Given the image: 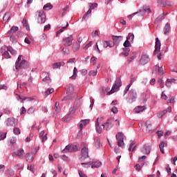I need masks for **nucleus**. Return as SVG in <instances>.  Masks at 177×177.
<instances>
[{"instance_id":"obj_1","label":"nucleus","mask_w":177,"mask_h":177,"mask_svg":"<svg viewBox=\"0 0 177 177\" xmlns=\"http://www.w3.org/2000/svg\"><path fill=\"white\" fill-rule=\"evenodd\" d=\"M35 19L38 24H45L46 21V15L43 10H39L35 12Z\"/></svg>"},{"instance_id":"obj_2","label":"nucleus","mask_w":177,"mask_h":177,"mask_svg":"<svg viewBox=\"0 0 177 177\" xmlns=\"http://www.w3.org/2000/svg\"><path fill=\"white\" fill-rule=\"evenodd\" d=\"M136 99H138V93H136V90H131L126 98L127 103H129V104H132V103L136 102Z\"/></svg>"},{"instance_id":"obj_3","label":"nucleus","mask_w":177,"mask_h":177,"mask_svg":"<svg viewBox=\"0 0 177 177\" xmlns=\"http://www.w3.org/2000/svg\"><path fill=\"white\" fill-rule=\"evenodd\" d=\"M122 85V82H121V79L120 77H118L115 83L113 84L111 90L109 92V94L111 95L112 93H114L117 91L118 89H120V87Z\"/></svg>"},{"instance_id":"obj_4","label":"nucleus","mask_w":177,"mask_h":177,"mask_svg":"<svg viewBox=\"0 0 177 177\" xmlns=\"http://www.w3.org/2000/svg\"><path fill=\"white\" fill-rule=\"evenodd\" d=\"M122 136H124L122 133H118L116 134L115 138L118 140V146L124 149V147H125V143L124 142V138H122Z\"/></svg>"},{"instance_id":"obj_5","label":"nucleus","mask_w":177,"mask_h":177,"mask_svg":"<svg viewBox=\"0 0 177 177\" xmlns=\"http://www.w3.org/2000/svg\"><path fill=\"white\" fill-rule=\"evenodd\" d=\"M73 41H74V37H73V35H70L69 37L64 38L62 42L64 46H71Z\"/></svg>"},{"instance_id":"obj_6","label":"nucleus","mask_w":177,"mask_h":177,"mask_svg":"<svg viewBox=\"0 0 177 177\" xmlns=\"http://www.w3.org/2000/svg\"><path fill=\"white\" fill-rule=\"evenodd\" d=\"M28 67H30V64L25 59H23L20 63L15 62L16 70H19V68H28Z\"/></svg>"},{"instance_id":"obj_7","label":"nucleus","mask_w":177,"mask_h":177,"mask_svg":"<svg viewBox=\"0 0 177 177\" xmlns=\"http://www.w3.org/2000/svg\"><path fill=\"white\" fill-rule=\"evenodd\" d=\"M77 150H78L77 145H69L66 146L62 151V153H73V151H77Z\"/></svg>"},{"instance_id":"obj_8","label":"nucleus","mask_w":177,"mask_h":177,"mask_svg":"<svg viewBox=\"0 0 177 177\" xmlns=\"http://www.w3.org/2000/svg\"><path fill=\"white\" fill-rule=\"evenodd\" d=\"M82 165H86V168H89V167H91V168H99L100 167H102V163L101 162L97 161V162H82Z\"/></svg>"},{"instance_id":"obj_9","label":"nucleus","mask_w":177,"mask_h":177,"mask_svg":"<svg viewBox=\"0 0 177 177\" xmlns=\"http://www.w3.org/2000/svg\"><path fill=\"white\" fill-rule=\"evenodd\" d=\"M82 155L81 157L80 158L81 161H84L86 158H89V151L88 148L86 147H83L82 149Z\"/></svg>"},{"instance_id":"obj_10","label":"nucleus","mask_w":177,"mask_h":177,"mask_svg":"<svg viewBox=\"0 0 177 177\" xmlns=\"http://www.w3.org/2000/svg\"><path fill=\"white\" fill-rule=\"evenodd\" d=\"M114 119L110 118L108 119L107 122L102 124L103 129L104 131H110L111 128H113V122L111 121H113Z\"/></svg>"},{"instance_id":"obj_11","label":"nucleus","mask_w":177,"mask_h":177,"mask_svg":"<svg viewBox=\"0 0 177 177\" xmlns=\"http://www.w3.org/2000/svg\"><path fill=\"white\" fill-rule=\"evenodd\" d=\"M161 49V41H160V39L158 37L156 38V43H155V50L153 51V55L156 56L158 52H160Z\"/></svg>"},{"instance_id":"obj_12","label":"nucleus","mask_w":177,"mask_h":177,"mask_svg":"<svg viewBox=\"0 0 177 177\" xmlns=\"http://www.w3.org/2000/svg\"><path fill=\"white\" fill-rule=\"evenodd\" d=\"M150 62V58L149 55L146 54H143L141 57V59L139 60V63L141 66H145V64H147Z\"/></svg>"},{"instance_id":"obj_13","label":"nucleus","mask_w":177,"mask_h":177,"mask_svg":"<svg viewBox=\"0 0 177 177\" xmlns=\"http://www.w3.org/2000/svg\"><path fill=\"white\" fill-rule=\"evenodd\" d=\"M7 127H16L17 125V119L10 118L6 121Z\"/></svg>"},{"instance_id":"obj_14","label":"nucleus","mask_w":177,"mask_h":177,"mask_svg":"<svg viewBox=\"0 0 177 177\" xmlns=\"http://www.w3.org/2000/svg\"><path fill=\"white\" fill-rule=\"evenodd\" d=\"M102 120H103V118H97L96 123H95V129L97 133H100L102 132V127H99V125H100V123L102 122Z\"/></svg>"},{"instance_id":"obj_15","label":"nucleus","mask_w":177,"mask_h":177,"mask_svg":"<svg viewBox=\"0 0 177 177\" xmlns=\"http://www.w3.org/2000/svg\"><path fill=\"white\" fill-rule=\"evenodd\" d=\"M89 124V120L86 119L84 120L80 121V133H82V129H84V128H85V127H86V124Z\"/></svg>"},{"instance_id":"obj_16","label":"nucleus","mask_w":177,"mask_h":177,"mask_svg":"<svg viewBox=\"0 0 177 177\" xmlns=\"http://www.w3.org/2000/svg\"><path fill=\"white\" fill-rule=\"evenodd\" d=\"M80 106V104L78 103V101L75 102L73 106L71 107L69 109L70 114H74Z\"/></svg>"},{"instance_id":"obj_17","label":"nucleus","mask_w":177,"mask_h":177,"mask_svg":"<svg viewBox=\"0 0 177 177\" xmlns=\"http://www.w3.org/2000/svg\"><path fill=\"white\" fill-rule=\"evenodd\" d=\"M14 154H15V156H17V157H19V158H24V149H19L17 151H15Z\"/></svg>"},{"instance_id":"obj_18","label":"nucleus","mask_w":177,"mask_h":177,"mask_svg":"<svg viewBox=\"0 0 177 177\" xmlns=\"http://www.w3.org/2000/svg\"><path fill=\"white\" fill-rule=\"evenodd\" d=\"M172 84H176V80L167 79L166 80L165 86H167V88H171V86H172Z\"/></svg>"},{"instance_id":"obj_19","label":"nucleus","mask_w":177,"mask_h":177,"mask_svg":"<svg viewBox=\"0 0 177 177\" xmlns=\"http://www.w3.org/2000/svg\"><path fill=\"white\" fill-rule=\"evenodd\" d=\"M16 31H19V27L13 26L11 27L10 30L7 32V35H15Z\"/></svg>"},{"instance_id":"obj_20","label":"nucleus","mask_w":177,"mask_h":177,"mask_svg":"<svg viewBox=\"0 0 177 177\" xmlns=\"http://www.w3.org/2000/svg\"><path fill=\"white\" fill-rule=\"evenodd\" d=\"M114 45H118L120 41H122V36H113Z\"/></svg>"},{"instance_id":"obj_21","label":"nucleus","mask_w":177,"mask_h":177,"mask_svg":"<svg viewBox=\"0 0 177 177\" xmlns=\"http://www.w3.org/2000/svg\"><path fill=\"white\" fill-rule=\"evenodd\" d=\"M143 149L144 150H142V153H144V154H150V151H151V146L146 145Z\"/></svg>"},{"instance_id":"obj_22","label":"nucleus","mask_w":177,"mask_h":177,"mask_svg":"<svg viewBox=\"0 0 177 177\" xmlns=\"http://www.w3.org/2000/svg\"><path fill=\"white\" fill-rule=\"evenodd\" d=\"M167 145L166 142L162 141L160 142V145H159V147H160V151H161V153L162 154L165 153V151L164 150V147H167Z\"/></svg>"},{"instance_id":"obj_23","label":"nucleus","mask_w":177,"mask_h":177,"mask_svg":"<svg viewBox=\"0 0 177 177\" xmlns=\"http://www.w3.org/2000/svg\"><path fill=\"white\" fill-rule=\"evenodd\" d=\"M165 30V35H169V31L171 30V24L169 23H167L166 25L164 27Z\"/></svg>"},{"instance_id":"obj_24","label":"nucleus","mask_w":177,"mask_h":177,"mask_svg":"<svg viewBox=\"0 0 177 177\" xmlns=\"http://www.w3.org/2000/svg\"><path fill=\"white\" fill-rule=\"evenodd\" d=\"M10 17H12V14L10 12H6L3 17V23H6L9 21Z\"/></svg>"},{"instance_id":"obj_25","label":"nucleus","mask_w":177,"mask_h":177,"mask_svg":"<svg viewBox=\"0 0 177 177\" xmlns=\"http://www.w3.org/2000/svg\"><path fill=\"white\" fill-rule=\"evenodd\" d=\"M64 64H66L64 62H57V63H54L53 64V70H56V68H60L61 66H64Z\"/></svg>"},{"instance_id":"obj_26","label":"nucleus","mask_w":177,"mask_h":177,"mask_svg":"<svg viewBox=\"0 0 177 177\" xmlns=\"http://www.w3.org/2000/svg\"><path fill=\"white\" fill-rule=\"evenodd\" d=\"M26 158L28 162H32L34 161V155L28 153L26 155Z\"/></svg>"},{"instance_id":"obj_27","label":"nucleus","mask_w":177,"mask_h":177,"mask_svg":"<svg viewBox=\"0 0 177 177\" xmlns=\"http://www.w3.org/2000/svg\"><path fill=\"white\" fill-rule=\"evenodd\" d=\"M144 110H146V106H138L134 109L135 113H142Z\"/></svg>"},{"instance_id":"obj_28","label":"nucleus","mask_w":177,"mask_h":177,"mask_svg":"<svg viewBox=\"0 0 177 177\" xmlns=\"http://www.w3.org/2000/svg\"><path fill=\"white\" fill-rule=\"evenodd\" d=\"M81 48V46L77 42H75L72 46V50L73 52H78V50Z\"/></svg>"},{"instance_id":"obj_29","label":"nucleus","mask_w":177,"mask_h":177,"mask_svg":"<svg viewBox=\"0 0 177 177\" xmlns=\"http://www.w3.org/2000/svg\"><path fill=\"white\" fill-rule=\"evenodd\" d=\"M146 131L147 132H150L151 131V121L148 120L145 122Z\"/></svg>"},{"instance_id":"obj_30","label":"nucleus","mask_w":177,"mask_h":177,"mask_svg":"<svg viewBox=\"0 0 177 177\" xmlns=\"http://www.w3.org/2000/svg\"><path fill=\"white\" fill-rule=\"evenodd\" d=\"M103 46L104 48H113V44L111 43V41H104L103 42Z\"/></svg>"},{"instance_id":"obj_31","label":"nucleus","mask_w":177,"mask_h":177,"mask_svg":"<svg viewBox=\"0 0 177 177\" xmlns=\"http://www.w3.org/2000/svg\"><path fill=\"white\" fill-rule=\"evenodd\" d=\"M10 38V42L12 44H17V38H16V36L15 35H7Z\"/></svg>"},{"instance_id":"obj_32","label":"nucleus","mask_w":177,"mask_h":177,"mask_svg":"<svg viewBox=\"0 0 177 177\" xmlns=\"http://www.w3.org/2000/svg\"><path fill=\"white\" fill-rule=\"evenodd\" d=\"M7 50H8V52H10V53H11V55H13L14 56H16V55L17 54V51H16L15 49H13V48L10 47V46H7Z\"/></svg>"},{"instance_id":"obj_33","label":"nucleus","mask_w":177,"mask_h":177,"mask_svg":"<svg viewBox=\"0 0 177 177\" xmlns=\"http://www.w3.org/2000/svg\"><path fill=\"white\" fill-rule=\"evenodd\" d=\"M44 10H50V9H53V6L50 4V3H48L43 7Z\"/></svg>"},{"instance_id":"obj_34","label":"nucleus","mask_w":177,"mask_h":177,"mask_svg":"<svg viewBox=\"0 0 177 177\" xmlns=\"http://www.w3.org/2000/svg\"><path fill=\"white\" fill-rule=\"evenodd\" d=\"M167 15H168V13H162V15H159L156 18V21H162V20H164V19L165 18V16H167Z\"/></svg>"},{"instance_id":"obj_35","label":"nucleus","mask_w":177,"mask_h":177,"mask_svg":"<svg viewBox=\"0 0 177 177\" xmlns=\"http://www.w3.org/2000/svg\"><path fill=\"white\" fill-rule=\"evenodd\" d=\"M77 74H78V69L76 67L73 68V75L70 77L71 80H75L77 78Z\"/></svg>"},{"instance_id":"obj_36","label":"nucleus","mask_w":177,"mask_h":177,"mask_svg":"<svg viewBox=\"0 0 177 177\" xmlns=\"http://www.w3.org/2000/svg\"><path fill=\"white\" fill-rule=\"evenodd\" d=\"M67 27H68V23L67 22L66 23V26H62V29L59 30L57 32V37H60V34H62V32H63V30L67 28Z\"/></svg>"},{"instance_id":"obj_37","label":"nucleus","mask_w":177,"mask_h":177,"mask_svg":"<svg viewBox=\"0 0 177 177\" xmlns=\"http://www.w3.org/2000/svg\"><path fill=\"white\" fill-rule=\"evenodd\" d=\"M71 92H74V85L69 84L67 87L66 93H71Z\"/></svg>"},{"instance_id":"obj_38","label":"nucleus","mask_w":177,"mask_h":177,"mask_svg":"<svg viewBox=\"0 0 177 177\" xmlns=\"http://www.w3.org/2000/svg\"><path fill=\"white\" fill-rule=\"evenodd\" d=\"M22 24L24 27H26L27 30H30V26L28 25V22H27V19H26V18L23 19Z\"/></svg>"},{"instance_id":"obj_39","label":"nucleus","mask_w":177,"mask_h":177,"mask_svg":"<svg viewBox=\"0 0 177 177\" xmlns=\"http://www.w3.org/2000/svg\"><path fill=\"white\" fill-rule=\"evenodd\" d=\"M25 100H27L28 102H32V100H34V97H24L22 98V100L21 101V102L24 103Z\"/></svg>"},{"instance_id":"obj_40","label":"nucleus","mask_w":177,"mask_h":177,"mask_svg":"<svg viewBox=\"0 0 177 177\" xmlns=\"http://www.w3.org/2000/svg\"><path fill=\"white\" fill-rule=\"evenodd\" d=\"M135 38V35H133V33H129V35L127 37V41L131 42L132 41H133Z\"/></svg>"},{"instance_id":"obj_41","label":"nucleus","mask_w":177,"mask_h":177,"mask_svg":"<svg viewBox=\"0 0 177 177\" xmlns=\"http://www.w3.org/2000/svg\"><path fill=\"white\" fill-rule=\"evenodd\" d=\"M155 68L158 69V72L160 74V75H162V74H164V68H162V66L160 68V66L156 65L155 66Z\"/></svg>"},{"instance_id":"obj_42","label":"nucleus","mask_w":177,"mask_h":177,"mask_svg":"<svg viewBox=\"0 0 177 177\" xmlns=\"http://www.w3.org/2000/svg\"><path fill=\"white\" fill-rule=\"evenodd\" d=\"M54 110H55V111H56V113H59L60 112V104H59V102H57L55 103Z\"/></svg>"},{"instance_id":"obj_43","label":"nucleus","mask_w":177,"mask_h":177,"mask_svg":"<svg viewBox=\"0 0 177 177\" xmlns=\"http://www.w3.org/2000/svg\"><path fill=\"white\" fill-rule=\"evenodd\" d=\"M53 92H55V89H53V88H48L45 92L44 95H45V96H48V95H50V93H53Z\"/></svg>"},{"instance_id":"obj_44","label":"nucleus","mask_w":177,"mask_h":177,"mask_svg":"<svg viewBox=\"0 0 177 177\" xmlns=\"http://www.w3.org/2000/svg\"><path fill=\"white\" fill-rule=\"evenodd\" d=\"M73 96H74L73 94L68 95L62 99V101L71 100V99H73Z\"/></svg>"},{"instance_id":"obj_45","label":"nucleus","mask_w":177,"mask_h":177,"mask_svg":"<svg viewBox=\"0 0 177 177\" xmlns=\"http://www.w3.org/2000/svg\"><path fill=\"white\" fill-rule=\"evenodd\" d=\"M123 46H124V48H126V49H128V48H129V46H131V41H129V40H126L124 44H123Z\"/></svg>"},{"instance_id":"obj_46","label":"nucleus","mask_w":177,"mask_h":177,"mask_svg":"<svg viewBox=\"0 0 177 177\" xmlns=\"http://www.w3.org/2000/svg\"><path fill=\"white\" fill-rule=\"evenodd\" d=\"M62 52H63V54L65 55H70V49L67 48H63Z\"/></svg>"},{"instance_id":"obj_47","label":"nucleus","mask_w":177,"mask_h":177,"mask_svg":"<svg viewBox=\"0 0 177 177\" xmlns=\"http://www.w3.org/2000/svg\"><path fill=\"white\" fill-rule=\"evenodd\" d=\"M43 82H47V84H50V82H52L50 77L49 76H46L43 79Z\"/></svg>"},{"instance_id":"obj_48","label":"nucleus","mask_w":177,"mask_h":177,"mask_svg":"<svg viewBox=\"0 0 177 177\" xmlns=\"http://www.w3.org/2000/svg\"><path fill=\"white\" fill-rule=\"evenodd\" d=\"M165 114H167V111H163L162 112H159L158 113V118H162V117H164V115H165Z\"/></svg>"},{"instance_id":"obj_49","label":"nucleus","mask_w":177,"mask_h":177,"mask_svg":"<svg viewBox=\"0 0 177 177\" xmlns=\"http://www.w3.org/2000/svg\"><path fill=\"white\" fill-rule=\"evenodd\" d=\"M13 133L15 135H20V129L19 127H15L13 129Z\"/></svg>"},{"instance_id":"obj_50","label":"nucleus","mask_w":177,"mask_h":177,"mask_svg":"<svg viewBox=\"0 0 177 177\" xmlns=\"http://www.w3.org/2000/svg\"><path fill=\"white\" fill-rule=\"evenodd\" d=\"M136 80V77L134 76L133 75H132L131 77V81H130V83L129 84V85L132 86V84H133V82H135Z\"/></svg>"},{"instance_id":"obj_51","label":"nucleus","mask_w":177,"mask_h":177,"mask_svg":"<svg viewBox=\"0 0 177 177\" xmlns=\"http://www.w3.org/2000/svg\"><path fill=\"white\" fill-rule=\"evenodd\" d=\"M158 3L160 5V6H162V8H165V1L162 0H157Z\"/></svg>"},{"instance_id":"obj_52","label":"nucleus","mask_w":177,"mask_h":177,"mask_svg":"<svg viewBox=\"0 0 177 177\" xmlns=\"http://www.w3.org/2000/svg\"><path fill=\"white\" fill-rule=\"evenodd\" d=\"M7 133H0V140H3V139H6Z\"/></svg>"},{"instance_id":"obj_53","label":"nucleus","mask_w":177,"mask_h":177,"mask_svg":"<svg viewBox=\"0 0 177 177\" xmlns=\"http://www.w3.org/2000/svg\"><path fill=\"white\" fill-rule=\"evenodd\" d=\"M17 141V139H16L15 137H12L10 138V145H15V143H16Z\"/></svg>"},{"instance_id":"obj_54","label":"nucleus","mask_w":177,"mask_h":177,"mask_svg":"<svg viewBox=\"0 0 177 177\" xmlns=\"http://www.w3.org/2000/svg\"><path fill=\"white\" fill-rule=\"evenodd\" d=\"M97 74V71H91L88 73V75H90L91 77H95V75H96Z\"/></svg>"},{"instance_id":"obj_55","label":"nucleus","mask_w":177,"mask_h":177,"mask_svg":"<svg viewBox=\"0 0 177 177\" xmlns=\"http://www.w3.org/2000/svg\"><path fill=\"white\" fill-rule=\"evenodd\" d=\"M91 46H92V41H89L87 44H86L83 49H84V50H87V49H89Z\"/></svg>"},{"instance_id":"obj_56","label":"nucleus","mask_w":177,"mask_h":177,"mask_svg":"<svg viewBox=\"0 0 177 177\" xmlns=\"http://www.w3.org/2000/svg\"><path fill=\"white\" fill-rule=\"evenodd\" d=\"M133 145H135V140L130 141V145L129 147V151H132V147H133Z\"/></svg>"},{"instance_id":"obj_57","label":"nucleus","mask_w":177,"mask_h":177,"mask_svg":"<svg viewBox=\"0 0 177 177\" xmlns=\"http://www.w3.org/2000/svg\"><path fill=\"white\" fill-rule=\"evenodd\" d=\"M34 111H35V110L34 109V107L31 106L28 109L27 113L28 114H32Z\"/></svg>"},{"instance_id":"obj_58","label":"nucleus","mask_w":177,"mask_h":177,"mask_svg":"<svg viewBox=\"0 0 177 177\" xmlns=\"http://www.w3.org/2000/svg\"><path fill=\"white\" fill-rule=\"evenodd\" d=\"M156 134L158 135V138H161L162 135H164V131L160 130V131H157Z\"/></svg>"},{"instance_id":"obj_59","label":"nucleus","mask_w":177,"mask_h":177,"mask_svg":"<svg viewBox=\"0 0 177 177\" xmlns=\"http://www.w3.org/2000/svg\"><path fill=\"white\" fill-rule=\"evenodd\" d=\"M158 83L160 84V88H164V82L162 81V79H159Z\"/></svg>"},{"instance_id":"obj_60","label":"nucleus","mask_w":177,"mask_h":177,"mask_svg":"<svg viewBox=\"0 0 177 177\" xmlns=\"http://www.w3.org/2000/svg\"><path fill=\"white\" fill-rule=\"evenodd\" d=\"M27 168L29 171H30L31 172H32V174H34V165H28Z\"/></svg>"},{"instance_id":"obj_61","label":"nucleus","mask_w":177,"mask_h":177,"mask_svg":"<svg viewBox=\"0 0 177 177\" xmlns=\"http://www.w3.org/2000/svg\"><path fill=\"white\" fill-rule=\"evenodd\" d=\"M131 84H129L127 86V87L124 91V95H127V93H128V91H129V88H131Z\"/></svg>"},{"instance_id":"obj_62","label":"nucleus","mask_w":177,"mask_h":177,"mask_svg":"<svg viewBox=\"0 0 177 177\" xmlns=\"http://www.w3.org/2000/svg\"><path fill=\"white\" fill-rule=\"evenodd\" d=\"M3 56L4 57H6V59H10V55L9 54V53H8V51H5L3 53Z\"/></svg>"},{"instance_id":"obj_63","label":"nucleus","mask_w":177,"mask_h":177,"mask_svg":"<svg viewBox=\"0 0 177 177\" xmlns=\"http://www.w3.org/2000/svg\"><path fill=\"white\" fill-rule=\"evenodd\" d=\"M95 8H97V3H91L90 6V9L91 10H93V9H95Z\"/></svg>"},{"instance_id":"obj_64","label":"nucleus","mask_w":177,"mask_h":177,"mask_svg":"<svg viewBox=\"0 0 177 177\" xmlns=\"http://www.w3.org/2000/svg\"><path fill=\"white\" fill-rule=\"evenodd\" d=\"M165 6H174V2L172 1H165Z\"/></svg>"}]
</instances>
